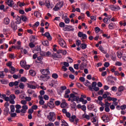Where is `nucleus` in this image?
Listing matches in <instances>:
<instances>
[{"label":"nucleus","mask_w":126,"mask_h":126,"mask_svg":"<svg viewBox=\"0 0 126 126\" xmlns=\"http://www.w3.org/2000/svg\"><path fill=\"white\" fill-rule=\"evenodd\" d=\"M60 107L62 108L67 107V103L65 101V99H63L61 104Z\"/></svg>","instance_id":"10"},{"label":"nucleus","mask_w":126,"mask_h":126,"mask_svg":"<svg viewBox=\"0 0 126 126\" xmlns=\"http://www.w3.org/2000/svg\"><path fill=\"white\" fill-rule=\"evenodd\" d=\"M80 47L81 48V49H82V50H85V49L87 48V44L85 43H82L81 44Z\"/></svg>","instance_id":"28"},{"label":"nucleus","mask_w":126,"mask_h":126,"mask_svg":"<svg viewBox=\"0 0 126 126\" xmlns=\"http://www.w3.org/2000/svg\"><path fill=\"white\" fill-rule=\"evenodd\" d=\"M6 2L8 6H10V7H13V4H14L13 0H6Z\"/></svg>","instance_id":"11"},{"label":"nucleus","mask_w":126,"mask_h":126,"mask_svg":"<svg viewBox=\"0 0 126 126\" xmlns=\"http://www.w3.org/2000/svg\"><path fill=\"white\" fill-rule=\"evenodd\" d=\"M52 76L53 78H54V79H57V78H59V75L57 73L52 74Z\"/></svg>","instance_id":"38"},{"label":"nucleus","mask_w":126,"mask_h":126,"mask_svg":"<svg viewBox=\"0 0 126 126\" xmlns=\"http://www.w3.org/2000/svg\"><path fill=\"white\" fill-rule=\"evenodd\" d=\"M19 87H20L21 89H24V87H25V86L24 85V84L21 83L19 85Z\"/></svg>","instance_id":"45"},{"label":"nucleus","mask_w":126,"mask_h":126,"mask_svg":"<svg viewBox=\"0 0 126 126\" xmlns=\"http://www.w3.org/2000/svg\"><path fill=\"white\" fill-rule=\"evenodd\" d=\"M21 103L22 105H25L27 104V101H26V100H22L21 101Z\"/></svg>","instance_id":"61"},{"label":"nucleus","mask_w":126,"mask_h":126,"mask_svg":"<svg viewBox=\"0 0 126 126\" xmlns=\"http://www.w3.org/2000/svg\"><path fill=\"white\" fill-rule=\"evenodd\" d=\"M79 100V96L76 95L71 100V103H73V101L77 102Z\"/></svg>","instance_id":"22"},{"label":"nucleus","mask_w":126,"mask_h":126,"mask_svg":"<svg viewBox=\"0 0 126 126\" xmlns=\"http://www.w3.org/2000/svg\"><path fill=\"white\" fill-rule=\"evenodd\" d=\"M47 118L49 122H55L57 119L56 117V114L55 112H51L49 113V115H47Z\"/></svg>","instance_id":"1"},{"label":"nucleus","mask_w":126,"mask_h":126,"mask_svg":"<svg viewBox=\"0 0 126 126\" xmlns=\"http://www.w3.org/2000/svg\"><path fill=\"white\" fill-rule=\"evenodd\" d=\"M10 109L11 110V112L12 113H14L15 111V108L14 107V105H11L10 106Z\"/></svg>","instance_id":"36"},{"label":"nucleus","mask_w":126,"mask_h":126,"mask_svg":"<svg viewBox=\"0 0 126 126\" xmlns=\"http://www.w3.org/2000/svg\"><path fill=\"white\" fill-rule=\"evenodd\" d=\"M21 81H22V82H26L27 79L25 77H22L21 78Z\"/></svg>","instance_id":"46"},{"label":"nucleus","mask_w":126,"mask_h":126,"mask_svg":"<svg viewBox=\"0 0 126 126\" xmlns=\"http://www.w3.org/2000/svg\"><path fill=\"white\" fill-rule=\"evenodd\" d=\"M0 82H1V84H8V80H7L1 79L0 80Z\"/></svg>","instance_id":"25"},{"label":"nucleus","mask_w":126,"mask_h":126,"mask_svg":"<svg viewBox=\"0 0 126 126\" xmlns=\"http://www.w3.org/2000/svg\"><path fill=\"white\" fill-rule=\"evenodd\" d=\"M107 17V18H104L103 19V22L104 23H108V21L111 20L110 19L112 18V15H109Z\"/></svg>","instance_id":"14"},{"label":"nucleus","mask_w":126,"mask_h":126,"mask_svg":"<svg viewBox=\"0 0 126 126\" xmlns=\"http://www.w3.org/2000/svg\"><path fill=\"white\" fill-rule=\"evenodd\" d=\"M72 27V26L66 25V27H64L63 30H64V31L73 32V31H74V29H70Z\"/></svg>","instance_id":"4"},{"label":"nucleus","mask_w":126,"mask_h":126,"mask_svg":"<svg viewBox=\"0 0 126 126\" xmlns=\"http://www.w3.org/2000/svg\"><path fill=\"white\" fill-rule=\"evenodd\" d=\"M40 79L43 81H47L48 79H50V76L47 75H41Z\"/></svg>","instance_id":"7"},{"label":"nucleus","mask_w":126,"mask_h":126,"mask_svg":"<svg viewBox=\"0 0 126 126\" xmlns=\"http://www.w3.org/2000/svg\"><path fill=\"white\" fill-rule=\"evenodd\" d=\"M94 107H95V106L94 105V104L90 103L88 105L87 109L88 110L91 111V110H92L93 109H94Z\"/></svg>","instance_id":"16"},{"label":"nucleus","mask_w":126,"mask_h":126,"mask_svg":"<svg viewBox=\"0 0 126 126\" xmlns=\"http://www.w3.org/2000/svg\"><path fill=\"white\" fill-rule=\"evenodd\" d=\"M60 8L59 7V4L57 3L56 4L55 6H54V8H53V10H54V11H59V10H60Z\"/></svg>","instance_id":"26"},{"label":"nucleus","mask_w":126,"mask_h":126,"mask_svg":"<svg viewBox=\"0 0 126 126\" xmlns=\"http://www.w3.org/2000/svg\"><path fill=\"white\" fill-rule=\"evenodd\" d=\"M54 101H55L54 98H50L49 102L47 103V105L50 108V109H54L55 107V103H54Z\"/></svg>","instance_id":"2"},{"label":"nucleus","mask_w":126,"mask_h":126,"mask_svg":"<svg viewBox=\"0 0 126 126\" xmlns=\"http://www.w3.org/2000/svg\"><path fill=\"white\" fill-rule=\"evenodd\" d=\"M40 25V23L39 22H36L33 26V27H38Z\"/></svg>","instance_id":"56"},{"label":"nucleus","mask_w":126,"mask_h":126,"mask_svg":"<svg viewBox=\"0 0 126 126\" xmlns=\"http://www.w3.org/2000/svg\"><path fill=\"white\" fill-rule=\"evenodd\" d=\"M30 73L32 76H35V75H36V72H35L34 70H30Z\"/></svg>","instance_id":"33"},{"label":"nucleus","mask_w":126,"mask_h":126,"mask_svg":"<svg viewBox=\"0 0 126 126\" xmlns=\"http://www.w3.org/2000/svg\"><path fill=\"white\" fill-rule=\"evenodd\" d=\"M63 90H61V89L57 90V93L58 95H61V94H62V93H63Z\"/></svg>","instance_id":"52"},{"label":"nucleus","mask_w":126,"mask_h":126,"mask_svg":"<svg viewBox=\"0 0 126 126\" xmlns=\"http://www.w3.org/2000/svg\"><path fill=\"white\" fill-rule=\"evenodd\" d=\"M45 3L46 4V7H47V8H53L54 6L51 5V4L50 3V1H46Z\"/></svg>","instance_id":"20"},{"label":"nucleus","mask_w":126,"mask_h":126,"mask_svg":"<svg viewBox=\"0 0 126 126\" xmlns=\"http://www.w3.org/2000/svg\"><path fill=\"white\" fill-rule=\"evenodd\" d=\"M31 38L32 42H35V39H36L35 35H32Z\"/></svg>","instance_id":"57"},{"label":"nucleus","mask_w":126,"mask_h":126,"mask_svg":"<svg viewBox=\"0 0 126 126\" xmlns=\"http://www.w3.org/2000/svg\"><path fill=\"white\" fill-rule=\"evenodd\" d=\"M83 34L84 33L82 32H79L78 33V37H79V38H82L83 36Z\"/></svg>","instance_id":"54"},{"label":"nucleus","mask_w":126,"mask_h":126,"mask_svg":"<svg viewBox=\"0 0 126 126\" xmlns=\"http://www.w3.org/2000/svg\"><path fill=\"white\" fill-rule=\"evenodd\" d=\"M21 19L24 22H26L27 21V17H26V16L25 15H22L21 16Z\"/></svg>","instance_id":"32"},{"label":"nucleus","mask_w":126,"mask_h":126,"mask_svg":"<svg viewBox=\"0 0 126 126\" xmlns=\"http://www.w3.org/2000/svg\"><path fill=\"white\" fill-rule=\"evenodd\" d=\"M41 51V47H37V48H35V49L33 50V52H35V53H39Z\"/></svg>","instance_id":"39"},{"label":"nucleus","mask_w":126,"mask_h":126,"mask_svg":"<svg viewBox=\"0 0 126 126\" xmlns=\"http://www.w3.org/2000/svg\"><path fill=\"white\" fill-rule=\"evenodd\" d=\"M84 84L85 85V86H88L90 90H92V89H93L92 86H91V85H89V84H90V82L88 80H86V81L84 83Z\"/></svg>","instance_id":"12"},{"label":"nucleus","mask_w":126,"mask_h":126,"mask_svg":"<svg viewBox=\"0 0 126 126\" xmlns=\"http://www.w3.org/2000/svg\"><path fill=\"white\" fill-rule=\"evenodd\" d=\"M11 27L15 32L17 30V25H15L14 21L11 22Z\"/></svg>","instance_id":"13"},{"label":"nucleus","mask_w":126,"mask_h":126,"mask_svg":"<svg viewBox=\"0 0 126 126\" xmlns=\"http://www.w3.org/2000/svg\"><path fill=\"white\" fill-rule=\"evenodd\" d=\"M57 4H58V6L59 8L61 9L62 8V7H63V1L59 2L58 3H57Z\"/></svg>","instance_id":"34"},{"label":"nucleus","mask_w":126,"mask_h":126,"mask_svg":"<svg viewBox=\"0 0 126 126\" xmlns=\"http://www.w3.org/2000/svg\"><path fill=\"white\" fill-rule=\"evenodd\" d=\"M17 4H18L20 7H22V6H24V5H25V3L20 2V1H18L17 2Z\"/></svg>","instance_id":"37"},{"label":"nucleus","mask_w":126,"mask_h":126,"mask_svg":"<svg viewBox=\"0 0 126 126\" xmlns=\"http://www.w3.org/2000/svg\"><path fill=\"white\" fill-rule=\"evenodd\" d=\"M64 22L66 24L69 23L70 22V19H69V18H66L64 19Z\"/></svg>","instance_id":"47"},{"label":"nucleus","mask_w":126,"mask_h":126,"mask_svg":"<svg viewBox=\"0 0 126 126\" xmlns=\"http://www.w3.org/2000/svg\"><path fill=\"white\" fill-rule=\"evenodd\" d=\"M34 16H36V17H41V13L39 11H35L34 12Z\"/></svg>","instance_id":"24"},{"label":"nucleus","mask_w":126,"mask_h":126,"mask_svg":"<svg viewBox=\"0 0 126 126\" xmlns=\"http://www.w3.org/2000/svg\"><path fill=\"white\" fill-rule=\"evenodd\" d=\"M98 50H99V51L103 53V54H107V51L104 50V48H103V46H102L101 45L99 47Z\"/></svg>","instance_id":"21"},{"label":"nucleus","mask_w":126,"mask_h":126,"mask_svg":"<svg viewBox=\"0 0 126 126\" xmlns=\"http://www.w3.org/2000/svg\"><path fill=\"white\" fill-rule=\"evenodd\" d=\"M55 103L57 106H60L61 105V101L60 100H56Z\"/></svg>","instance_id":"64"},{"label":"nucleus","mask_w":126,"mask_h":126,"mask_svg":"<svg viewBox=\"0 0 126 126\" xmlns=\"http://www.w3.org/2000/svg\"><path fill=\"white\" fill-rule=\"evenodd\" d=\"M43 46H49V41L45 40L42 42Z\"/></svg>","instance_id":"48"},{"label":"nucleus","mask_w":126,"mask_h":126,"mask_svg":"<svg viewBox=\"0 0 126 126\" xmlns=\"http://www.w3.org/2000/svg\"><path fill=\"white\" fill-rule=\"evenodd\" d=\"M59 44L62 48H65L66 46V43H65V41L63 38L59 39Z\"/></svg>","instance_id":"3"},{"label":"nucleus","mask_w":126,"mask_h":126,"mask_svg":"<svg viewBox=\"0 0 126 126\" xmlns=\"http://www.w3.org/2000/svg\"><path fill=\"white\" fill-rule=\"evenodd\" d=\"M76 45L77 47H79L81 45V41L79 40H77L76 41Z\"/></svg>","instance_id":"43"},{"label":"nucleus","mask_w":126,"mask_h":126,"mask_svg":"<svg viewBox=\"0 0 126 126\" xmlns=\"http://www.w3.org/2000/svg\"><path fill=\"white\" fill-rule=\"evenodd\" d=\"M69 121L71 123H74V120L76 119V116L75 115H72L71 117L69 118Z\"/></svg>","instance_id":"19"},{"label":"nucleus","mask_w":126,"mask_h":126,"mask_svg":"<svg viewBox=\"0 0 126 126\" xmlns=\"http://www.w3.org/2000/svg\"><path fill=\"white\" fill-rule=\"evenodd\" d=\"M116 26V24L111 23L108 25L109 29L112 30Z\"/></svg>","instance_id":"18"},{"label":"nucleus","mask_w":126,"mask_h":126,"mask_svg":"<svg viewBox=\"0 0 126 126\" xmlns=\"http://www.w3.org/2000/svg\"><path fill=\"white\" fill-rule=\"evenodd\" d=\"M42 35L46 37L49 41H51L52 40V36L49 32H46L45 33H42Z\"/></svg>","instance_id":"6"},{"label":"nucleus","mask_w":126,"mask_h":126,"mask_svg":"<svg viewBox=\"0 0 126 126\" xmlns=\"http://www.w3.org/2000/svg\"><path fill=\"white\" fill-rule=\"evenodd\" d=\"M16 19L17 21H16V24H20L21 23V17H19V16H17L16 17Z\"/></svg>","instance_id":"15"},{"label":"nucleus","mask_w":126,"mask_h":126,"mask_svg":"<svg viewBox=\"0 0 126 126\" xmlns=\"http://www.w3.org/2000/svg\"><path fill=\"white\" fill-rule=\"evenodd\" d=\"M124 90H125V87L121 86H120L118 88V91L120 93L123 92V91H124Z\"/></svg>","instance_id":"30"},{"label":"nucleus","mask_w":126,"mask_h":126,"mask_svg":"<svg viewBox=\"0 0 126 126\" xmlns=\"http://www.w3.org/2000/svg\"><path fill=\"white\" fill-rule=\"evenodd\" d=\"M57 53H53L52 54L51 58L53 59V60H57Z\"/></svg>","instance_id":"41"},{"label":"nucleus","mask_w":126,"mask_h":126,"mask_svg":"<svg viewBox=\"0 0 126 126\" xmlns=\"http://www.w3.org/2000/svg\"><path fill=\"white\" fill-rule=\"evenodd\" d=\"M101 120H102L103 122H104V123H108V122L110 121V118L108 115H104L101 117Z\"/></svg>","instance_id":"5"},{"label":"nucleus","mask_w":126,"mask_h":126,"mask_svg":"<svg viewBox=\"0 0 126 126\" xmlns=\"http://www.w3.org/2000/svg\"><path fill=\"white\" fill-rule=\"evenodd\" d=\"M65 24H64V23L62 22L61 23H59V26L60 27H61V28H64V26H65Z\"/></svg>","instance_id":"51"},{"label":"nucleus","mask_w":126,"mask_h":126,"mask_svg":"<svg viewBox=\"0 0 126 126\" xmlns=\"http://www.w3.org/2000/svg\"><path fill=\"white\" fill-rule=\"evenodd\" d=\"M9 97L10 98V99H13V100H14V99H15V98H16V96H15V94H10Z\"/></svg>","instance_id":"53"},{"label":"nucleus","mask_w":126,"mask_h":126,"mask_svg":"<svg viewBox=\"0 0 126 126\" xmlns=\"http://www.w3.org/2000/svg\"><path fill=\"white\" fill-rule=\"evenodd\" d=\"M111 59L114 61L117 60V55L115 53L111 56Z\"/></svg>","instance_id":"40"},{"label":"nucleus","mask_w":126,"mask_h":126,"mask_svg":"<svg viewBox=\"0 0 126 126\" xmlns=\"http://www.w3.org/2000/svg\"><path fill=\"white\" fill-rule=\"evenodd\" d=\"M120 108L122 110H126V105L124 104V105H122L121 106H120Z\"/></svg>","instance_id":"63"},{"label":"nucleus","mask_w":126,"mask_h":126,"mask_svg":"<svg viewBox=\"0 0 126 126\" xmlns=\"http://www.w3.org/2000/svg\"><path fill=\"white\" fill-rule=\"evenodd\" d=\"M4 24H5L6 25H8V24H9V22H10L9 18H4Z\"/></svg>","instance_id":"27"},{"label":"nucleus","mask_w":126,"mask_h":126,"mask_svg":"<svg viewBox=\"0 0 126 126\" xmlns=\"http://www.w3.org/2000/svg\"><path fill=\"white\" fill-rule=\"evenodd\" d=\"M39 53L40 56H41L42 57H46V52L40 51Z\"/></svg>","instance_id":"50"},{"label":"nucleus","mask_w":126,"mask_h":126,"mask_svg":"<svg viewBox=\"0 0 126 126\" xmlns=\"http://www.w3.org/2000/svg\"><path fill=\"white\" fill-rule=\"evenodd\" d=\"M108 82L109 84H110L111 85H115V81L112 80H108Z\"/></svg>","instance_id":"44"},{"label":"nucleus","mask_w":126,"mask_h":126,"mask_svg":"<svg viewBox=\"0 0 126 126\" xmlns=\"http://www.w3.org/2000/svg\"><path fill=\"white\" fill-rule=\"evenodd\" d=\"M94 31L95 32V33H99V32H100V31H101V29H100V28L98 27H96L94 28Z\"/></svg>","instance_id":"42"},{"label":"nucleus","mask_w":126,"mask_h":126,"mask_svg":"<svg viewBox=\"0 0 126 126\" xmlns=\"http://www.w3.org/2000/svg\"><path fill=\"white\" fill-rule=\"evenodd\" d=\"M20 64L22 67H25V66L26 65V61H21Z\"/></svg>","instance_id":"23"},{"label":"nucleus","mask_w":126,"mask_h":126,"mask_svg":"<svg viewBox=\"0 0 126 126\" xmlns=\"http://www.w3.org/2000/svg\"><path fill=\"white\" fill-rule=\"evenodd\" d=\"M45 57H49L50 58H52V53L50 51H47L45 52Z\"/></svg>","instance_id":"35"},{"label":"nucleus","mask_w":126,"mask_h":126,"mask_svg":"<svg viewBox=\"0 0 126 126\" xmlns=\"http://www.w3.org/2000/svg\"><path fill=\"white\" fill-rule=\"evenodd\" d=\"M22 109L25 110V111H27V110H28V106L27 105H23L22 106Z\"/></svg>","instance_id":"49"},{"label":"nucleus","mask_w":126,"mask_h":126,"mask_svg":"<svg viewBox=\"0 0 126 126\" xmlns=\"http://www.w3.org/2000/svg\"><path fill=\"white\" fill-rule=\"evenodd\" d=\"M33 112H34V110L32 109V108H31L29 109V111L28 112V113L30 114H33Z\"/></svg>","instance_id":"58"},{"label":"nucleus","mask_w":126,"mask_h":126,"mask_svg":"<svg viewBox=\"0 0 126 126\" xmlns=\"http://www.w3.org/2000/svg\"><path fill=\"white\" fill-rule=\"evenodd\" d=\"M105 67H109L110 66V63L105 62L104 64Z\"/></svg>","instance_id":"60"},{"label":"nucleus","mask_w":126,"mask_h":126,"mask_svg":"<svg viewBox=\"0 0 126 126\" xmlns=\"http://www.w3.org/2000/svg\"><path fill=\"white\" fill-rule=\"evenodd\" d=\"M109 7L111 8V10H112V11H115V10H120V9H121V7H120V6H115V5L112 4L110 5Z\"/></svg>","instance_id":"8"},{"label":"nucleus","mask_w":126,"mask_h":126,"mask_svg":"<svg viewBox=\"0 0 126 126\" xmlns=\"http://www.w3.org/2000/svg\"><path fill=\"white\" fill-rule=\"evenodd\" d=\"M48 103L47 104H44L42 106V108H43V109H45V110H46V109H48Z\"/></svg>","instance_id":"55"},{"label":"nucleus","mask_w":126,"mask_h":126,"mask_svg":"<svg viewBox=\"0 0 126 126\" xmlns=\"http://www.w3.org/2000/svg\"><path fill=\"white\" fill-rule=\"evenodd\" d=\"M4 115L7 116L8 112H9V108L8 107H5L3 109Z\"/></svg>","instance_id":"17"},{"label":"nucleus","mask_w":126,"mask_h":126,"mask_svg":"<svg viewBox=\"0 0 126 126\" xmlns=\"http://www.w3.org/2000/svg\"><path fill=\"white\" fill-rule=\"evenodd\" d=\"M29 46L32 49L35 47V45L32 42H31L29 43Z\"/></svg>","instance_id":"59"},{"label":"nucleus","mask_w":126,"mask_h":126,"mask_svg":"<svg viewBox=\"0 0 126 126\" xmlns=\"http://www.w3.org/2000/svg\"><path fill=\"white\" fill-rule=\"evenodd\" d=\"M40 71L42 75H49L50 74V71L48 69L41 70Z\"/></svg>","instance_id":"9"},{"label":"nucleus","mask_w":126,"mask_h":126,"mask_svg":"<svg viewBox=\"0 0 126 126\" xmlns=\"http://www.w3.org/2000/svg\"><path fill=\"white\" fill-rule=\"evenodd\" d=\"M108 78L109 79H113V80H117V78L113 77V76H109Z\"/></svg>","instance_id":"62"},{"label":"nucleus","mask_w":126,"mask_h":126,"mask_svg":"<svg viewBox=\"0 0 126 126\" xmlns=\"http://www.w3.org/2000/svg\"><path fill=\"white\" fill-rule=\"evenodd\" d=\"M117 55L119 59L123 58V53L121 52H117Z\"/></svg>","instance_id":"31"},{"label":"nucleus","mask_w":126,"mask_h":126,"mask_svg":"<svg viewBox=\"0 0 126 126\" xmlns=\"http://www.w3.org/2000/svg\"><path fill=\"white\" fill-rule=\"evenodd\" d=\"M28 87L31 88V89H36V88H37V87L33 85H30V84H28Z\"/></svg>","instance_id":"29"}]
</instances>
